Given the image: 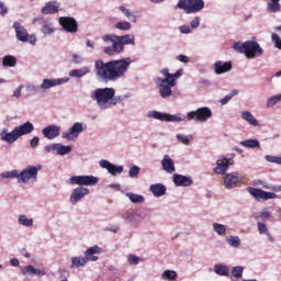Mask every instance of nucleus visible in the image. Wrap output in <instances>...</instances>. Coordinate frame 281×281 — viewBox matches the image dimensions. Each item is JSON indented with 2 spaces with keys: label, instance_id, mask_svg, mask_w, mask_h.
Segmentation results:
<instances>
[{
  "label": "nucleus",
  "instance_id": "1",
  "mask_svg": "<svg viewBox=\"0 0 281 281\" xmlns=\"http://www.w3.org/2000/svg\"><path fill=\"white\" fill-rule=\"evenodd\" d=\"M133 65L131 57L121 59H112L104 61L97 59L94 61V71L98 80L102 82H117L121 78H124Z\"/></svg>",
  "mask_w": 281,
  "mask_h": 281
},
{
  "label": "nucleus",
  "instance_id": "2",
  "mask_svg": "<svg viewBox=\"0 0 281 281\" xmlns=\"http://www.w3.org/2000/svg\"><path fill=\"white\" fill-rule=\"evenodd\" d=\"M98 181H100V179L95 176H71L67 180L68 186H78L72 190L69 196L71 205H78L85 196H89V194H91V190L86 187L98 186Z\"/></svg>",
  "mask_w": 281,
  "mask_h": 281
},
{
  "label": "nucleus",
  "instance_id": "3",
  "mask_svg": "<svg viewBox=\"0 0 281 281\" xmlns=\"http://www.w3.org/2000/svg\"><path fill=\"white\" fill-rule=\"evenodd\" d=\"M102 42L112 43V46L103 47V53L106 56H115V54H122L124 52V45H135V35L106 34L102 36Z\"/></svg>",
  "mask_w": 281,
  "mask_h": 281
},
{
  "label": "nucleus",
  "instance_id": "4",
  "mask_svg": "<svg viewBox=\"0 0 281 281\" xmlns=\"http://www.w3.org/2000/svg\"><path fill=\"white\" fill-rule=\"evenodd\" d=\"M160 74L165 76V78L158 77L156 79V86L158 87V93L162 100H168L172 95V88L177 87V79L183 76V69L177 70L175 74H170L168 68H164L160 70Z\"/></svg>",
  "mask_w": 281,
  "mask_h": 281
},
{
  "label": "nucleus",
  "instance_id": "5",
  "mask_svg": "<svg viewBox=\"0 0 281 281\" xmlns=\"http://www.w3.org/2000/svg\"><path fill=\"white\" fill-rule=\"evenodd\" d=\"M233 49H235L237 54H245L248 60L260 58V56L265 54V49L260 47V44L256 41V37L246 42H235Z\"/></svg>",
  "mask_w": 281,
  "mask_h": 281
},
{
  "label": "nucleus",
  "instance_id": "6",
  "mask_svg": "<svg viewBox=\"0 0 281 281\" xmlns=\"http://www.w3.org/2000/svg\"><path fill=\"white\" fill-rule=\"evenodd\" d=\"M102 254V248L94 245L88 248L85 252V257L75 256L70 258V269H85L87 262H98V255Z\"/></svg>",
  "mask_w": 281,
  "mask_h": 281
},
{
  "label": "nucleus",
  "instance_id": "7",
  "mask_svg": "<svg viewBox=\"0 0 281 281\" xmlns=\"http://www.w3.org/2000/svg\"><path fill=\"white\" fill-rule=\"evenodd\" d=\"M90 98L97 102L99 109H109L111 101L115 98V88H98L90 93Z\"/></svg>",
  "mask_w": 281,
  "mask_h": 281
},
{
  "label": "nucleus",
  "instance_id": "8",
  "mask_svg": "<svg viewBox=\"0 0 281 281\" xmlns=\"http://www.w3.org/2000/svg\"><path fill=\"white\" fill-rule=\"evenodd\" d=\"M147 117L150 120H159V122H186L188 120V115L183 114H170L165 112H159L156 110H151L147 113Z\"/></svg>",
  "mask_w": 281,
  "mask_h": 281
},
{
  "label": "nucleus",
  "instance_id": "9",
  "mask_svg": "<svg viewBox=\"0 0 281 281\" xmlns=\"http://www.w3.org/2000/svg\"><path fill=\"white\" fill-rule=\"evenodd\" d=\"M38 170H41L40 166H26L22 171L19 172V184L27 186L30 181L34 182L38 179Z\"/></svg>",
  "mask_w": 281,
  "mask_h": 281
},
{
  "label": "nucleus",
  "instance_id": "10",
  "mask_svg": "<svg viewBox=\"0 0 281 281\" xmlns=\"http://www.w3.org/2000/svg\"><path fill=\"white\" fill-rule=\"evenodd\" d=\"M177 7L180 10H184L186 14H196L205 8V1L203 0H179Z\"/></svg>",
  "mask_w": 281,
  "mask_h": 281
},
{
  "label": "nucleus",
  "instance_id": "11",
  "mask_svg": "<svg viewBox=\"0 0 281 281\" xmlns=\"http://www.w3.org/2000/svg\"><path fill=\"white\" fill-rule=\"evenodd\" d=\"M212 109H210L209 106H202L199 108L195 111H190L187 113V120L188 122H207V120H212Z\"/></svg>",
  "mask_w": 281,
  "mask_h": 281
},
{
  "label": "nucleus",
  "instance_id": "12",
  "mask_svg": "<svg viewBox=\"0 0 281 281\" xmlns=\"http://www.w3.org/2000/svg\"><path fill=\"white\" fill-rule=\"evenodd\" d=\"M87 131V125L75 122L68 131L61 133V139H67L68 142H76L80 136V133H85Z\"/></svg>",
  "mask_w": 281,
  "mask_h": 281
},
{
  "label": "nucleus",
  "instance_id": "13",
  "mask_svg": "<svg viewBox=\"0 0 281 281\" xmlns=\"http://www.w3.org/2000/svg\"><path fill=\"white\" fill-rule=\"evenodd\" d=\"M32 25H40L41 32L42 34H44V36H52L56 33L54 22L49 18H34L32 20Z\"/></svg>",
  "mask_w": 281,
  "mask_h": 281
},
{
  "label": "nucleus",
  "instance_id": "14",
  "mask_svg": "<svg viewBox=\"0 0 281 281\" xmlns=\"http://www.w3.org/2000/svg\"><path fill=\"white\" fill-rule=\"evenodd\" d=\"M247 192L250 194V196H254V199L260 203V201H270L271 199H278V194L274 192H268L262 189H257L252 187H248Z\"/></svg>",
  "mask_w": 281,
  "mask_h": 281
},
{
  "label": "nucleus",
  "instance_id": "15",
  "mask_svg": "<svg viewBox=\"0 0 281 281\" xmlns=\"http://www.w3.org/2000/svg\"><path fill=\"white\" fill-rule=\"evenodd\" d=\"M45 153H52L53 155L65 156L71 153V146L63 145L60 143H53L44 147Z\"/></svg>",
  "mask_w": 281,
  "mask_h": 281
},
{
  "label": "nucleus",
  "instance_id": "16",
  "mask_svg": "<svg viewBox=\"0 0 281 281\" xmlns=\"http://www.w3.org/2000/svg\"><path fill=\"white\" fill-rule=\"evenodd\" d=\"M59 25L63 27L64 32L68 34H77L78 32V21L70 16H60Z\"/></svg>",
  "mask_w": 281,
  "mask_h": 281
},
{
  "label": "nucleus",
  "instance_id": "17",
  "mask_svg": "<svg viewBox=\"0 0 281 281\" xmlns=\"http://www.w3.org/2000/svg\"><path fill=\"white\" fill-rule=\"evenodd\" d=\"M224 187L226 190H233V188H236L238 183H243V176L238 173V171L225 173L224 176Z\"/></svg>",
  "mask_w": 281,
  "mask_h": 281
},
{
  "label": "nucleus",
  "instance_id": "18",
  "mask_svg": "<svg viewBox=\"0 0 281 281\" xmlns=\"http://www.w3.org/2000/svg\"><path fill=\"white\" fill-rule=\"evenodd\" d=\"M234 164L233 159L226 158V157H220L216 160V166L213 169V172L215 175H227V171L229 170V167Z\"/></svg>",
  "mask_w": 281,
  "mask_h": 281
},
{
  "label": "nucleus",
  "instance_id": "19",
  "mask_svg": "<svg viewBox=\"0 0 281 281\" xmlns=\"http://www.w3.org/2000/svg\"><path fill=\"white\" fill-rule=\"evenodd\" d=\"M69 82V77H64L59 79H43L40 85V89L45 93V91L49 89H54V87H60V85H67Z\"/></svg>",
  "mask_w": 281,
  "mask_h": 281
},
{
  "label": "nucleus",
  "instance_id": "20",
  "mask_svg": "<svg viewBox=\"0 0 281 281\" xmlns=\"http://www.w3.org/2000/svg\"><path fill=\"white\" fill-rule=\"evenodd\" d=\"M100 168H103L104 170H108L109 175L112 177H115V175H122L124 172V166L122 165H113L111 161L106 159H101L99 161Z\"/></svg>",
  "mask_w": 281,
  "mask_h": 281
},
{
  "label": "nucleus",
  "instance_id": "21",
  "mask_svg": "<svg viewBox=\"0 0 281 281\" xmlns=\"http://www.w3.org/2000/svg\"><path fill=\"white\" fill-rule=\"evenodd\" d=\"M16 41L20 43H29L30 42V33L27 32V29L23 26L20 22H13L12 25Z\"/></svg>",
  "mask_w": 281,
  "mask_h": 281
},
{
  "label": "nucleus",
  "instance_id": "22",
  "mask_svg": "<svg viewBox=\"0 0 281 281\" xmlns=\"http://www.w3.org/2000/svg\"><path fill=\"white\" fill-rule=\"evenodd\" d=\"M172 181L177 188H190V186H194V180L192 179V176L173 173Z\"/></svg>",
  "mask_w": 281,
  "mask_h": 281
},
{
  "label": "nucleus",
  "instance_id": "23",
  "mask_svg": "<svg viewBox=\"0 0 281 281\" xmlns=\"http://www.w3.org/2000/svg\"><path fill=\"white\" fill-rule=\"evenodd\" d=\"M42 135L46 138V139H56V137L60 136V125H56V124H50L45 126L42 130Z\"/></svg>",
  "mask_w": 281,
  "mask_h": 281
},
{
  "label": "nucleus",
  "instance_id": "24",
  "mask_svg": "<svg viewBox=\"0 0 281 281\" xmlns=\"http://www.w3.org/2000/svg\"><path fill=\"white\" fill-rule=\"evenodd\" d=\"M20 134L16 127L12 132H8V128H3L0 133V139L7 144H14L20 138Z\"/></svg>",
  "mask_w": 281,
  "mask_h": 281
},
{
  "label": "nucleus",
  "instance_id": "25",
  "mask_svg": "<svg viewBox=\"0 0 281 281\" xmlns=\"http://www.w3.org/2000/svg\"><path fill=\"white\" fill-rule=\"evenodd\" d=\"M213 69L217 76H221V74H227V71H232V61L217 60L213 65Z\"/></svg>",
  "mask_w": 281,
  "mask_h": 281
},
{
  "label": "nucleus",
  "instance_id": "26",
  "mask_svg": "<svg viewBox=\"0 0 281 281\" xmlns=\"http://www.w3.org/2000/svg\"><path fill=\"white\" fill-rule=\"evenodd\" d=\"M149 192L156 198L165 196L166 192H168V188L164 183H154L149 187Z\"/></svg>",
  "mask_w": 281,
  "mask_h": 281
},
{
  "label": "nucleus",
  "instance_id": "27",
  "mask_svg": "<svg viewBox=\"0 0 281 281\" xmlns=\"http://www.w3.org/2000/svg\"><path fill=\"white\" fill-rule=\"evenodd\" d=\"M15 130L20 137H23V135H30L34 133V123L26 121L23 124L15 126Z\"/></svg>",
  "mask_w": 281,
  "mask_h": 281
},
{
  "label": "nucleus",
  "instance_id": "28",
  "mask_svg": "<svg viewBox=\"0 0 281 281\" xmlns=\"http://www.w3.org/2000/svg\"><path fill=\"white\" fill-rule=\"evenodd\" d=\"M60 9V3L56 1L46 2L45 5L41 9L42 14H56Z\"/></svg>",
  "mask_w": 281,
  "mask_h": 281
},
{
  "label": "nucleus",
  "instance_id": "29",
  "mask_svg": "<svg viewBox=\"0 0 281 281\" xmlns=\"http://www.w3.org/2000/svg\"><path fill=\"white\" fill-rule=\"evenodd\" d=\"M161 166H162V170L165 172H168V175H172V172H175L176 168H175V160H172V158H170L168 155H165L162 160L160 161Z\"/></svg>",
  "mask_w": 281,
  "mask_h": 281
},
{
  "label": "nucleus",
  "instance_id": "30",
  "mask_svg": "<svg viewBox=\"0 0 281 281\" xmlns=\"http://www.w3.org/2000/svg\"><path fill=\"white\" fill-rule=\"evenodd\" d=\"M21 271L23 276H37L38 278H43V276H45V270L36 269L32 265L22 268Z\"/></svg>",
  "mask_w": 281,
  "mask_h": 281
},
{
  "label": "nucleus",
  "instance_id": "31",
  "mask_svg": "<svg viewBox=\"0 0 281 281\" xmlns=\"http://www.w3.org/2000/svg\"><path fill=\"white\" fill-rule=\"evenodd\" d=\"M88 74H91V67L83 66L79 69H71L69 71L70 78H85V76H88Z\"/></svg>",
  "mask_w": 281,
  "mask_h": 281
},
{
  "label": "nucleus",
  "instance_id": "32",
  "mask_svg": "<svg viewBox=\"0 0 281 281\" xmlns=\"http://www.w3.org/2000/svg\"><path fill=\"white\" fill-rule=\"evenodd\" d=\"M213 271H214V273H216V276H221V277L229 276V267H227L224 263H216L213 267Z\"/></svg>",
  "mask_w": 281,
  "mask_h": 281
},
{
  "label": "nucleus",
  "instance_id": "33",
  "mask_svg": "<svg viewBox=\"0 0 281 281\" xmlns=\"http://www.w3.org/2000/svg\"><path fill=\"white\" fill-rule=\"evenodd\" d=\"M241 120H245V122L249 123L250 126H259L260 123L257 121L256 116L251 114L249 111L241 112Z\"/></svg>",
  "mask_w": 281,
  "mask_h": 281
},
{
  "label": "nucleus",
  "instance_id": "34",
  "mask_svg": "<svg viewBox=\"0 0 281 281\" xmlns=\"http://www.w3.org/2000/svg\"><path fill=\"white\" fill-rule=\"evenodd\" d=\"M128 98H133V94L131 92H127L124 95H117L112 98V101L110 102V106H117V104H122L124 100H128Z\"/></svg>",
  "mask_w": 281,
  "mask_h": 281
},
{
  "label": "nucleus",
  "instance_id": "35",
  "mask_svg": "<svg viewBox=\"0 0 281 281\" xmlns=\"http://www.w3.org/2000/svg\"><path fill=\"white\" fill-rule=\"evenodd\" d=\"M240 146H244V148H259L260 147V140L256 138H249L241 140Z\"/></svg>",
  "mask_w": 281,
  "mask_h": 281
},
{
  "label": "nucleus",
  "instance_id": "36",
  "mask_svg": "<svg viewBox=\"0 0 281 281\" xmlns=\"http://www.w3.org/2000/svg\"><path fill=\"white\" fill-rule=\"evenodd\" d=\"M19 225H22L23 227H33L34 226V220L29 218L27 215L22 214L18 217Z\"/></svg>",
  "mask_w": 281,
  "mask_h": 281
},
{
  "label": "nucleus",
  "instance_id": "37",
  "mask_svg": "<svg viewBox=\"0 0 281 281\" xmlns=\"http://www.w3.org/2000/svg\"><path fill=\"white\" fill-rule=\"evenodd\" d=\"M125 196L130 199L131 203H144V201H146V198H144V195L133 192H126Z\"/></svg>",
  "mask_w": 281,
  "mask_h": 281
},
{
  "label": "nucleus",
  "instance_id": "38",
  "mask_svg": "<svg viewBox=\"0 0 281 281\" xmlns=\"http://www.w3.org/2000/svg\"><path fill=\"white\" fill-rule=\"evenodd\" d=\"M256 221H271V212H269V207H265L262 211L258 212L255 216Z\"/></svg>",
  "mask_w": 281,
  "mask_h": 281
},
{
  "label": "nucleus",
  "instance_id": "39",
  "mask_svg": "<svg viewBox=\"0 0 281 281\" xmlns=\"http://www.w3.org/2000/svg\"><path fill=\"white\" fill-rule=\"evenodd\" d=\"M226 243L229 245V247H233V249H238L240 247V237L231 235L225 238Z\"/></svg>",
  "mask_w": 281,
  "mask_h": 281
},
{
  "label": "nucleus",
  "instance_id": "40",
  "mask_svg": "<svg viewBox=\"0 0 281 281\" xmlns=\"http://www.w3.org/2000/svg\"><path fill=\"white\" fill-rule=\"evenodd\" d=\"M2 65L3 67H16V57L12 55H5L2 58Z\"/></svg>",
  "mask_w": 281,
  "mask_h": 281
},
{
  "label": "nucleus",
  "instance_id": "41",
  "mask_svg": "<svg viewBox=\"0 0 281 281\" xmlns=\"http://www.w3.org/2000/svg\"><path fill=\"white\" fill-rule=\"evenodd\" d=\"M213 231L215 234H217V236H225V234H227V226L215 222L213 223Z\"/></svg>",
  "mask_w": 281,
  "mask_h": 281
},
{
  "label": "nucleus",
  "instance_id": "42",
  "mask_svg": "<svg viewBox=\"0 0 281 281\" xmlns=\"http://www.w3.org/2000/svg\"><path fill=\"white\" fill-rule=\"evenodd\" d=\"M1 179H16L19 183V170L13 169L11 171H4L0 173Z\"/></svg>",
  "mask_w": 281,
  "mask_h": 281
},
{
  "label": "nucleus",
  "instance_id": "43",
  "mask_svg": "<svg viewBox=\"0 0 281 281\" xmlns=\"http://www.w3.org/2000/svg\"><path fill=\"white\" fill-rule=\"evenodd\" d=\"M161 280L176 281L177 280V271H175V270H165L161 273Z\"/></svg>",
  "mask_w": 281,
  "mask_h": 281
},
{
  "label": "nucleus",
  "instance_id": "44",
  "mask_svg": "<svg viewBox=\"0 0 281 281\" xmlns=\"http://www.w3.org/2000/svg\"><path fill=\"white\" fill-rule=\"evenodd\" d=\"M114 27L116 30H121V32H128V30H131L133 27V25L131 24V22H117Z\"/></svg>",
  "mask_w": 281,
  "mask_h": 281
},
{
  "label": "nucleus",
  "instance_id": "45",
  "mask_svg": "<svg viewBox=\"0 0 281 281\" xmlns=\"http://www.w3.org/2000/svg\"><path fill=\"white\" fill-rule=\"evenodd\" d=\"M176 137L178 142H180V144H184V146H188V144L193 139L192 135L177 134Z\"/></svg>",
  "mask_w": 281,
  "mask_h": 281
},
{
  "label": "nucleus",
  "instance_id": "46",
  "mask_svg": "<svg viewBox=\"0 0 281 281\" xmlns=\"http://www.w3.org/2000/svg\"><path fill=\"white\" fill-rule=\"evenodd\" d=\"M255 186H262V188H265L266 190H272V192H276V190H278L277 186H272L271 183L262 180L255 181Z\"/></svg>",
  "mask_w": 281,
  "mask_h": 281
},
{
  "label": "nucleus",
  "instance_id": "47",
  "mask_svg": "<svg viewBox=\"0 0 281 281\" xmlns=\"http://www.w3.org/2000/svg\"><path fill=\"white\" fill-rule=\"evenodd\" d=\"M277 102H281V94H277L268 98L267 108L271 109L272 106H276Z\"/></svg>",
  "mask_w": 281,
  "mask_h": 281
},
{
  "label": "nucleus",
  "instance_id": "48",
  "mask_svg": "<svg viewBox=\"0 0 281 281\" xmlns=\"http://www.w3.org/2000/svg\"><path fill=\"white\" fill-rule=\"evenodd\" d=\"M140 170H142V168H139L138 166H136V165L132 166L128 170V177L131 179H137V177H139Z\"/></svg>",
  "mask_w": 281,
  "mask_h": 281
},
{
  "label": "nucleus",
  "instance_id": "49",
  "mask_svg": "<svg viewBox=\"0 0 281 281\" xmlns=\"http://www.w3.org/2000/svg\"><path fill=\"white\" fill-rule=\"evenodd\" d=\"M243 271H245L243 266H236L232 269V276L237 278V280H240V278H243Z\"/></svg>",
  "mask_w": 281,
  "mask_h": 281
},
{
  "label": "nucleus",
  "instance_id": "50",
  "mask_svg": "<svg viewBox=\"0 0 281 281\" xmlns=\"http://www.w3.org/2000/svg\"><path fill=\"white\" fill-rule=\"evenodd\" d=\"M127 263L130 267H137L139 265V257L137 255H127Z\"/></svg>",
  "mask_w": 281,
  "mask_h": 281
},
{
  "label": "nucleus",
  "instance_id": "51",
  "mask_svg": "<svg viewBox=\"0 0 281 281\" xmlns=\"http://www.w3.org/2000/svg\"><path fill=\"white\" fill-rule=\"evenodd\" d=\"M119 10L122 12V14H124V16H126V19H128V21H135V14H133L128 9H126V7H120Z\"/></svg>",
  "mask_w": 281,
  "mask_h": 281
},
{
  "label": "nucleus",
  "instance_id": "52",
  "mask_svg": "<svg viewBox=\"0 0 281 281\" xmlns=\"http://www.w3.org/2000/svg\"><path fill=\"white\" fill-rule=\"evenodd\" d=\"M257 228L260 235H267L269 234V228H267V224L262 222L257 223Z\"/></svg>",
  "mask_w": 281,
  "mask_h": 281
},
{
  "label": "nucleus",
  "instance_id": "53",
  "mask_svg": "<svg viewBox=\"0 0 281 281\" xmlns=\"http://www.w3.org/2000/svg\"><path fill=\"white\" fill-rule=\"evenodd\" d=\"M265 159L270 164H278L279 166H281V157L267 155Z\"/></svg>",
  "mask_w": 281,
  "mask_h": 281
},
{
  "label": "nucleus",
  "instance_id": "54",
  "mask_svg": "<svg viewBox=\"0 0 281 281\" xmlns=\"http://www.w3.org/2000/svg\"><path fill=\"white\" fill-rule=\"evenodd\" d=\"M122 216L124 221H127V223H133V221H135V213L131 211L124 212Z\"/></svg>",
  "mask_w": 281,
  "mask_h": 281
},
{
  "label": "nucleus",
  "instance_id": "55",
  "mask_svg": "<svg viewBox=\"0 0 281 281\" xmlns=\"http://www.w3.org/2000/svg\"><path fill=\"white\" fill-rule=\"evenodd\" d=\"M200 25H201V18H200V16H195V18L192 19L191 22H190V27H191L192 30H196Z\"/></svg>",
  "mask_w": 281,
  "mask_h": 281
},
{
  "label": "nucleus",
  "instance_id": "56",
  "mask_svg": "<svg viewBox=\"0 0 281 281\" xmlns=\"http://www.w3.org/2000/svg\"><path fill=\"white\" fill-rule=\"evenodd\" d=\"M9 12L10 9L5 5V2L0 1V16H5Z\"/></svg>",
  "mask_w": 281,
  "mask_h": 281
},
{
  "label": "nucleus",
  "instance_id": "57",
  "mask_svg": "<svg viewBox=\"0 0 281 281\" xmlns=\"http://www.w3.org/2000/svg\"><path fill=\"white\" fill-rule=\"evenodd\" d=\"M271 38H272V42L274 43L277 49H281V40H280V35L273 33V34L271 35Z\"/></svg>",
  "mask_w": 281,
  "mask_h": 281
},
{
  "label": "nucleus",
  "instance_id": "58",
  "mask_svg": "<svg viewBox=\"0 0 281 281\" xmlns=\"http://www.w3.org/2000/svg\"><path fill=\"white\" fill-rule=\"evenodd\" d=\"M38 144H41V138L38 136H34L31 140H30V146L31 148H38Z\"/></svg>",
  "mask_w": 281,
  "mask_h": 281
},
{
  "label": "nucleus",
  "instance_id": "59",
  "mask_svg": "<svg viewBox=\"0 0 281 281\" xmlns=\"http://www.w3.org/2000/svg\"><path fill=\"white\" fill-rule=\"evenodd\" d=\"M179 32L180 34H192V29L190 27V25H181L179 27Z\"/></svg>",
  "mask_w": 281,
  "mask_h": 281
},
{
  "label": "nucleus",
  "instance_id": "60",
  "mask_svg": "<svg viewBox=\"0 0 281 281\" xmlns=\"http://www.w3.org/2000/svg\"><path fill=\"white\" fill-rule=\"evenodd\" d=\"M72 61L75 63V65H82V63L85 61V58H82V56L78 54H74Z\"/></svg>",
  "mask_w": 281,
  "mask_h": 281
},
{
  "label": "nucleus",
  "instance_id": "61",
  "mask_svg": "<svg viewBox=\"0 0 281 281\" xmlns=\"http://www.w3.org/2000/svg\"><path fill=\"white\" fill-rule=\"evenodd\" d=\"M26 91L29 93H38V88L34 83L26 85Z\"/></svg>",
  "mask_w": 281,
  "mask_h": 281
},
{
  "label": "nucleus",
  "instance_id": "62",
  "mask_svg": "<svg viewBox=\"0 0 281 281\" xmlns=\"http://www.w3.org/2000/svg\"><path fill=\"white\" fill-rule=\"evenodd\" d=\"M23 91V85H20L14 91H13V97L19 99L21 98V92Z\"/></svg>",
  "mask_w": 281,
  "mask_h": 281
},
{
  "label": "nucleus",
  "instance_id": "63",
  "mask_svg": "<svg viewBox=\"0 0 281 281\" xmlns=\"http://www.w3.org/2000/svg\"><path fill=\"white\" fill-rule=\"evenodd\" d=\"M177 60H179L180 63H190V57L186 56V55H178L177 57Z\"/></svg>",
  "mask_w": 281,
  "mask_h": 281
},
{
  "label": "nucleus",
  "instance_id": "64",
  "mask_svg": "<svg viewBox=\"0 0 281 281\" xmlns=\"http://www.w3.org/2000/svg\"><path fill=\"white\" fill-rule=\"evenodd\" d=\"M231 100H232V95L226 94L223 99H221L220 102H221L222 106H225V104H228Z\"/></svg>",
  "mask_w": 281,
  "mask_h": 281
}]
</instances>
